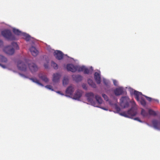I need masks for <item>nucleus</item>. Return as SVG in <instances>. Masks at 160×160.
<instances>
[{
	"mask_svg": "<svg viewBox=\"0 0 160 160\" xmlns=\"http://www.w3.org/2000/svg\"><path fill=\"white\" fill-rule=\"evenodd\" d=\"M87 100L88 102L92 105L95 103L94 99L95 98L97 102L99 104H102L103 100L98 95H96L95 97L93 93L89 92L85 94Z\"/></svg>",
	"mask_w": 160,
	"mask_h": 160,
	"instance_id": "nucleus-1",
	"label": "nucleus"
},
{
	"mask_svg": "<svg viewBox=\"0 0 160 160\" xmlns=\"http://www.w3.org/2000/svg\"><path fill=\"white\" fill-rule=\"evenodd\" d=\"M14 49L18 50L19 48L17 43L13 42L12 43L11 46H8L5 47L3 51L8 54L12 55L14 53Z\"/></svg>",
	"mask_w": 160,
	"mask_h": 160,
	"instance_id": "nucleus-2",
	"label": "nucleus"
},
{
	"mask_svg": "<svg viewBox=\"0 0 160 160\" xmlns=\"http://www.w3.org/2000/svg\"><path fill=\"white\" fill-rule=\"evenodd\" d=\"M137 109L132 107L127 112H122L119 113V114L121 116L129 118L130 117L135 116L137 114Z\"/></svg>",
	"mask_w": 160,
	"mask_h": 160,
	"instance_id": "nucleus-3",
	"label": "nucleus"
},
{
	"mask_svg": "<svg viewBox=\"0 0 160 160\" xmlns=\"http://www.w3.org/2000/svg\"><path fill=\"white\" fill-rule=\"evenodd\" d=\"M2 35L8 40H15V36L12 34L10 31L9 30H5L1 32Z\"/></svg>",
	"mask_w": 160,
	"mask_h": 160,
	"instance_id": "nucleus-4",
	"label": "nucleus"
},
{
	"mask_svg": "<svg viewBox=\"0 0 160 160\" xmlns=\"http://www.w3.org/2000/svg\"><path fill=\"white\" fill-rule=\"evenodd\" d=\"M27 63L19 61L18 62L17 67L18 69L22 71H26L27 69Z\"/></svg>",
	"mask_w": 160,
	"mask_h": 160,
	"instance_id": "nucleus-5",
	"label": "nucleus"
},
{
	"mask_svg": "<svg viewBox=\"0 0 160 160\" xmlns=\"http://www.w3.org/2000/svg\"><path fill=\"white\" fill-rule=\"evenodd\" d=\"M128 98L127 97H122L120 99V100L122 104L125 102L123 105V108H125L128 107L129 103L128 101Z\"/></svg>",
	"mask_w": 160,
	"mask_h": 160,
	"instance_id": "nucleus-6",
	"label": "nucleus"
},
{
	"mask_svg": "<svg viewBox=\"0 0 160 160\" xmlns=\"http://www.w3.org/2000/svg\"><path fill=\"white\" fill-rule=\"evenodd\" d=\"M54 55L57 59L59 60L62 59L63 56L62 52L58 50H56L54 52Z\"/></svg>",
	"mask_w": 160,
	"mask_h": 160,
	"instance_id": "nucleus-7",
	"label": "nucleus"
},
{
	"mask_svg": "<svg viewBox=\"0 0 160 160\" xmlns=\"http://www.w3.org/2000/svg\"><path fill=\"white\" fill-rule=\"evenodd\" d=\"M30 70L32 72L37 71L38 69L37 66L34 63H32L28 64Z\"/></svg>",
	"mask_w": 160,
	"mask_h": 160,
	"instance_id": "nucleus-8",
	"label": "nucleus"
},
{
	"mask_svg": "<svg viewBox=\"0 0 160 160\" xmlns=\"http://www.w3.org/2000/svg\"><path fill=\"white\" fill-rule=\"evenodd\" d=\"M74 88L72 86H70L67 88L66 91V96L70 97L72 95Z\"/></svg>",
	"mask_w": 160,
	"mask_h": 160,
	"instance_id": "nucleus-9",
	"label": "nucleus"
},
{
	"mask_svg": "<svg viewBox=\"0 0 160 160\" xmlns=\"http://www.w3.org/2000/svg\"><path fill=\"white\" fill-rule=\"evenodd\" d=\"M61 76V74L59 73L53 74L52 79L53 82L54 83L58 82L59 81Z\"/></svg>",
	"mask_w": 160,
	"mask_h": 160,
	"instance_id": "nucleus-10",
	"label": "nucleus"
},
{
	"mask_svg": "<svg viewBox=\"0 0 160 160\" xmlns=\"http://www.w3.org/2000/svg\"><path fill=\"white\" fill-rule=\"evenodd\" d=\"M114 92L116 96H119L122 95L123 93V89L121 87L117 88L114 90Z\"/></svg>",
	"mask_w": 160,
	"mask_h": 160,
	"instance_id": "nucleus-11",
	"label": "nucleus"
},
{
	"mask_svg": "<svg viewBox=\"0 0 160 160\" xmlns=\"http://www.w3.org/2000/svg\"><path fill=\"white\" fill-rule=\"evenodd\" d=\"M82 91L79 90H77L75 93L73 98L75 99H79L82 95Z\"/></svg>",
	"mask_w": 160,
	"mask_h": 160,
	"instance_id": "nucleus-12",
	"label": "nucleus"
},
{
	"mask_svg": "<svg viewBox=\"0 0 160 160\" xmlns=\"http://www.w3.org/2000/svg\"><path fill=\"white\" fill-rule=\"evenodd\" d=\"M67 68L68 71H70L72 72H76V66L72 64H68L67 65Z\"/></svg>",
	"mask_w": 160,
	"mask_h": 160,
	"instance_id": "nucleus-13",
	"label": "nucleus"
},
{
	"mask_svg": "<svg viewBox=\"0 0 160 160\" xmlns=\"http://www.w3.org/2000/svg\"><path fill=\"white\" fill-rule=\"evenodd\" d=\"M30 50L32 55L34 57L36 56L39 52L38 50L34 47H32L30 48Z\"/></svg>",
	"mask_w": 160,
	"mask_h": 160,
	"instance_id": "nucleus-14",
	"label": "nucleus"
},
{
	"mask_svg": "<svg viewBox=\"0 0 160 160\" xmlns=\"http://www.w3.org/2000/svg\"><path fill=\"white\" fill-rule=\"evenodd\" d=\"M94 78L97 83L99 84L101 82V77L100 74L97 72H96L94 74Z\"/></svg>",
	"mask_w": 160,
	"mask_h": 160,
	"instance_id": "nucleus-15",
	"label": "nucleus"
},
{
	"mask_svg": "<svg viewBox=\"0 0 160 160\" xmlns=\"http://www.w3.org/2000/svg\"><path fill=\"white\" fill-rule=\"evenodd\" d=\"M152 122L155 128L158 129L160 128V122L159 123L158 120H154L152 121Z\"/></svg>",
	"mask_w": 160,
	"mask_h": 160,
	"instance_id": "nucleus-16",
	"label": "nucleus"
},
{
	"mask_svg": "<svg viewBox=\"0 0 160 160\" xmlns=\"http://www.w3.org/2000/svg\"><path fill=\"white\" fill-rule=\"evenodd\" d=\"M72 77L73 80L77 82L81 81L82 79V77L78 75H74L72 76Z\"/></svg>",
	"mask_w": 160,
	"mask_h": 160,
	"instance_id": "nucleus-17",
	"label": "nucleus"
},
{
	"mask_svg": "<svg viewBox=\"0 0 160 160\" xmlns=\"http://www.w3.org/2000/svg\"><path fill=\"white\" fill-rule=\"evenodd\" d=\"M135 96V98L138 101H139L140 98V97L142 96V94L141 92H139L137 91H134L133 92Z\"/></svg>",
	"mask_w": 160,
	"mask_h": 160,
	"instance_id": "nucleus-18",
	"label": "nucleus"
},
{
	"mask_svg": "<svg viewBox=\"0 0 160 160\" xmlns=\"http://www.w3.org/2000/svg\"><path fill=\"white\" fill-rule=\"evenodd\" d=\"M83 69V71L84 73L87 74L91 73L93 70L92 67L90 69H88L86 68L85 66H84V68Z\"/></svg>",
	"mask_w": 160,
	"mask_h": 160,
	"instance_id": "nucleus-19",
	"label": "nucleus"
},
{
	"mask_svg": "<svg viewBox=\"0 0 160 160\" xmlns=\"http://www.w3.org/2000/svg\"><path fill=\"white\" fill-rule=\"evenodd\" d=\"M39 77L40 78L45 82H47L48 81V79L45 75L40 74L39 75Z\"/></svg>",
	"mask_w": 160,
	"mask_h": 160,
	"instance_id": "nucleus-20",
	"label": "nucleus"
},
{
	"mask_svg": "<svg viewBox=\"0 0 160 160\" xmlns=\"http://www.w3.org/2000/svg\"><path fill=\"white\" fill-rule=\"evenodd\" d=\"M141 114L144 117H147L149 116L148 112L143 109H142Z\"/></svg>",
	"mask_w": 160,
	"mask_h": 160,
	"instance_id": "nucleus-21",
	"label": "nucleus"
},
{
	"mask_svg": "<svg viewBox=\"0 0 160 160\" xmlns=\"http://www.w3.org/2000/svg\"><path fill=\"white\" fill-rule=\"evenodd\" d=\"M88 84L92 87L95 88L96 87V85L94 82L91 79H88Z\"/></svg>",
	"mask_w": 160,
	"mask_h": 160,
	"instance_id": "nucleus-22",
	"label": "nucleus"
},
{
	"mask_svg": "<svg viewBox=\"0 0 160 160\" xmlns=\"http://www.w3.org/2000/svg\"><path fill=\"white\" fill-rule=\"evenodd\" d=\"M29 79L32 80L33 82L36 83L37 84L41 86H43V85L41 83H40L39 81L38 80L37 78H29Z\"/></svg>",
	"mask_w": 160,
	"mask_h": 160,
	"instance_id": "nucleus-23",
	"label": "nucleus"
},
{
	"mask_svg": "<svg viewBox=\"0 0 160 160\" xmlns=\"http://www.w3.org/2000/svg\"><path fill=\"white\" fill-rule=\"evenodd\" d=\"M7 61V58L2 55H0V62L6 63Z\"/></svg>",
	"mask_w": 160,
	"mask_h": 160,
	"instance_id": "nucleus-24",
	"label": "nucleus"
},
{
	"mask_svg": "<svg viewBox=\"0 0 160 160\" xmlns=\"http://www.w3.org/2000/svg\"><path fill=\"white\" fill-rule=\"evenodd\" d=\"M68 77H64L63 81L62 83L63 85H67L68 82Z\"/></svg>",
	"mask_w": 160,
	"mask_h": 160,
	"instance_id": "nucleus-25",
	"label": "nucleus"
},
{
	"mask_svg": "<svg viewBox=\"0 0 160 160\" xmlns=\"http://www.w3.org/2000/svg\"><path fill=\"white\" fill-rule=\"evenodd\" d=\"M84 68V66H82L81 67L76 66V71H78V72H80L81 71H83V69Z\"/></svg>",
	"mask_w": 160,
	"mask_h": 160,
	"instance_id": "nucleus-26",
	"label": "nucleus"
},
{
	"mask_svg": "<svg viewBox=\"0 0 160 160\" xmlns=\"http://www.w3.org/2000/svg\"><path fill=\"white\" fill-rule=\"evenodd\" d=\"M140 99H141L140 101L141 104L143 106H145L146 105V102L143 96L140 97Z\"/></svg>",
	"mask_w": 160,
	"mask_h": 160,
	"instance_id": "nucleus-27",
	"label": "nucleus"
},
{
	"mask_svg": "<svg viewBox=\"0 0 160 160\" xmlns=\"http://www.w3.org/2000/svg\"><path fill=\"white\" fill-rule=\"evenodd\" d=\"M13 32L15 34L17 35H19L21 34V32L18 29H13Z\"/></svg>",
	"mask_w": 160,
	"mask_h": 160,
	"instance_id": "nucleus-28",
	"label": "nucleus"
},
{
	"mask_svg": "<svg viewBox=\"0 0 160 160\" xmlns=\"http://www.w3.org/2000/svg\"><path fill=\"white\" fill-rule=\"evenodd\" d=\"M148 114L149 115H150L154 116L157 115V113L154 111L150 109H149L148 110Z\"/></svg>",
	"mask_w": 160,
	"mask_h": 160,
	"instance_id": "nucleus-29",
	"label": "nucleus"
},
{
	"mask_svg": "<svg viewBox=\"0 0 160 160\" xmlns=\"http://www.w3.org/2000/svg\"><path fill=\"white\" fill-rule=\"evenodd\" d=\"M51 66L53 67L55 69H57L58 68V65L54 62L53 61H52L51 63Z\"/></svg>",
	"mask_w": 160,
	"mask_h": 160,
	"instance_id": "nucleus-30",
	"label": "nucleus"
},
{
	"mask_svg": "<svg viewBox=\"0 0 160 160\" xmlns=\"http://www.w3.org/2000/svg\"><path fill=\"white\" fill-rule=\"evenodd\" d=\"M102 97L104 98V99L106 101H108V97L105 94H102Z\"/></svg>",
	"mask_w": 160,
	"mask_h": 160,
	"instance_id": "nucleus-31",
	"label": "nucleus"
},
{
	"mask_svg": "<svg viewBox=\"0 0 160 160\" xmlns=\"http://www.w3.org/2000/svg\"><path fill=\"white\" fill-rule=\"evenodd\" d=\"M31 37L28 35H26L25 36V39L27 41H28L30 39Z\"/></svg>",
	"mask_w": 160,
	"mask_h": 160,
	"instance_id": "nucleus-32",
	"label": "nucleus"
},
{
	"mask_svg": "<svg viewBox=\"0 0 160 160\" xmlns=\"http://www.w3.org/2000/svg\"><path fill=\"white\" fill-rule=\"evenodd\" d=\"M115 109L118 112H119L121 110L120 108L118 106L115 107Z\"/></svg>",
	"mask_w": 160,
	"mask_h": 160,
	"instance_id": "nucleus-33",
	"label": "nucleus"
},
{
	"mask_svg": "<svg viewBox=\"0 0 160 160\" xmlns=\"http://www.w3.org/2000/svg\"><path fill=\"white\" fill-rule=\"evenodd\" d=\"M45 87L49 89L52 90H53L52 88V87L50 85H47L45 86Z\"/></svg>",
	"mask_w": 160,
	"mask_h": 160,
	"instance_id": "nucleus-34",
	"label": "nucleus"
},
{
	"mask_svg": "<svg viewBox=\"0 0 160 160\" xmlns=\"http://www.w3.org/2000/svg\"><path fill=\"white\" fill-rule=\"evenodd\" d=\"M144 96L146 98L147 100H148V101L149 102H151L152 101V99L151 98L148 97L146 96Z\"/></svg>",
	"mask_w": 160,
	"mask_h": 160,
	"instance_id": "nucleus-35",
	"label": "nucleus"
},
{
	"mask_svg": "<svg viewBox=\"0 0 160 160\" xmlns=\"http://www.w3.org/2000/svg\"><path fill=\"white\" fill-rule=\"evenodd\" d=\"M113 84H114V85H115L116 86H117L118 82H117V81L116 80H113Z\"/></svg>",
	"mask_w": 160,
	"mask_h": 160,
	"instance_id": "nucleus-36",
	"label": "nucleus"
},
{
	"mask_svg": "<svg viewBox=\"0 0 160 160\" xmlns=\"http://www.w3.org/2000/svg\"><path fill=\"white\" fill-rule=\"evenodd\" d=\"M134 120H136L137 121H138V122H142V121L139 118H134Z\"/></svg>",
	"mask_w": 160,
	"mask_h": 160,
	"instance_id": "nucleus-37",
	"label": "nucleus"
},
{
	"mask_svg": "<svg viewBox=\"0 0 160 160\" xmlns=\"http://www.w3.org/2000/svg\"><path fill=\"white\" fill-rule=\"evenodd\" d=\"M103 82L104 84L108 86V82L106 80H103Z\"/></svg>",
	"mask_w": 160,
	"mask_h": 160,
	"instance_id": "nucleus-38",
	"label": "nucleus"
},
{
	"mask_svg": "<svg viewBox=\"0 0 160 160\" xmlns=\"http://www.w3.org/2000/svg\"><path fill=\"white\" fill-rule=\"evenodd\" d=\"M82 87L84 89H87V87H86V85L84 84H83L82 85Z\"/></svg>",
	"mask_w": 160,
	"mask_h": 160,
	"instance_id": "nucleus-39",
	"label": "nucleus"
},
{
	"mask_svg": "<svg viewBox=\"0 0 160 160\" xmlns=\"http://www.w3.org/2000/svg\"><path fill=\"white\" fill-rule=\"evenodd\" d=\"M48 63H47V64H44V67H45V68H48Z\"/></svg>",
	"mask_w": 160,
	"mask_h": 160,
	"instance_id": "nucleus-40",
	"label": "nucleus"
},
{
	"mask_svg": "<svg viewBox=\"0 0 160 160\" xmlns=\"http://www.w3.org/2000/svg\"><path fill=\"white\" fill-rule=\"evenodd\" d=\"M0 66L4 68H6V66L5 65H2L0 63Z\"/></svg>",
	"mask_w": 160,
	"mask_h": 160,
	"instance_id": "nucleus-41",
	"label": "nucleus"
},
{
	"mask_svg": "<svg viewBox=\"0 0 160 160\" xmlns=\"http://www.w3.org/2000/svg\"><path fill=\"white\" fill-rule=\"evenodd\" d=\"M3 42L2 40H0V47L3 45Z\"/></svg>",
	"mask_w": 160,
	"mask_h": 160,
	"instance_id": "nucleus-42",
	"label": "nucleus"
},
{
	"mask_svg": "<svg viewBox=\"0 0 160 160\" xmlns=\"http://www.w3.org/2000/svg\"><path fill=\"white\" fill-rule=\"evenodd\" d=\"M153 100L157 102H158V103L159 102V101L158 100L153 99Z\"/></svg>",
	"mask_w": 160,
	"mask_h": 160,
	"instance_id": "nucleus-43",
	"label": "nucleus"
},
{
	"mask_svg": "<svg viewBox=\"0 0 160 160\" xmlns=\"http://www.w3.org/2000/svg\"><path fill=\"white\" fill-rule=\"evenodd\" d=\"M57 92V93H58L60 94H62V95H63V94H61V92H60V91H58V92Z\"/></svg>",
	"mask_w": 160,
	"mask_h": 160,
	"instance_id": "nucleus-44",
	"label": "nucleus"
}]
</instances>
